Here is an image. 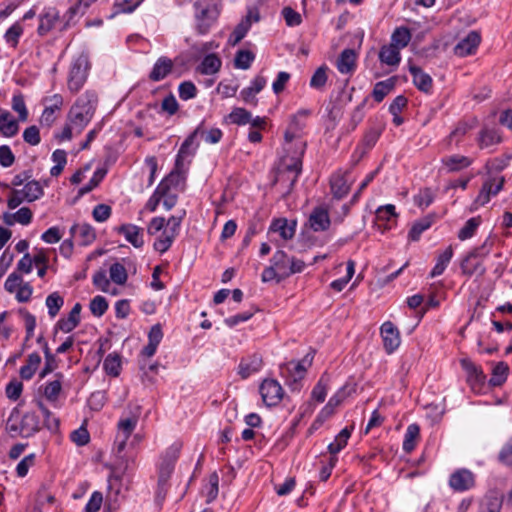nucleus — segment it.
<instances>
[{
	"label": "nucleus",
	"mask_w": 512,
	"mask_h": 512,
	"mask_svg": "<svg viewBox=\"0 0 512 512\" xmlns=\"http://www.w3.org/2000/svg\"><path fill=\"white\" fill-rule=\"evenodd\" d=\"M453 248L452 246H448L442 253H440L437 257L436 264L430 272V277L434 278L443 274L448 264L450 263L453 257Z\"/></svg>",
	"instance_id": "30"
},
{
	"label": "nucleus",
	"mask_w": 512,
	"mask_h": 512,
	"mask_svg": "<svg viewBox=\"0 0 512 512\" xmlns=\"http://www.w3.org/2000/svg\"><path fill=\"white\" fill-rule=\"evenodd\" d=\"M296 230V222H288L285 218L273 220L270 225L269 231L279 233L284 240H290L294 237Z\"/></svg>",
	"instance_id": "23"
},
{
	"label": "nucleus",
	"mask_w": 512,
	"mask_h": 512,
	"mask_svg": "<svg viewBox=\"0 0 512 512\" xmlns=\"http://www.w3.org/2000/svg\"><path fill=\"white\" fill-rule=\"evenodd\" d=\"M326 67H319L311 77L310 86L315 89H321L327 82Z\"/></svg>",
	"instance_id": "60"
},
{
	"label": "nucleus",
	"mask_w": 512,
	"mask_h": 512,
	"mask_svg": "<svg viewBox=\"0 0 512 512\" xmlns=\"http://www.w3.org/2000/svg\"><path fill=\"white\" fill-rule=\"evenodd\" d=\"M431 224H432V221L428 217L415 222L409 231L410 239L413 241H417L420 238L421 234L425 230L430 228Z\"/></svg>",
	"instance_id": "50"
},
{
	"label": "nucleus",
	"mask_w": 512,
	"mask_h": 512,
	"mask_svg": "<svg viewBox=\"0 0 512 512\" xmlns=\"http://www.w3.org/2000/svg\"><path fill=\"white\" fill-rule=\"evenodd\" d=\"M409 72L413 77L414 85L422 92L429 93L432 89L433 80L420 67L409 64Z\"/></svg>",
	"instance_id": "20"
},
{
	"label": "nucleus",
	"mask_w": 512,
	"mask_h": 512,
	"mask_svg": "<svg viewBox=\"0 0 512 512\" xmlns=\"http://www.w3.org/2000/svg\"><path fill=\"white\" fill-rule=\"evenodd\" d=\"M97 101L98 97L94 91H86L71 107L68 121L74 126L77 134L91 121Z\"/></svg>",
	"instance_id": "1"
},
{
	"label": "nucleus",
	"mask_w": 512,
	"mask_h": 512,
	"mask_svg": "<svg viewBox=\"0 0 512 512\" xmlns=\"http://www.w3.org/2000/svg\"><path fill=\"white\" fill-rule=\"evenodd\" d=\"M461 366L468 375L470 383L480 384L484 382L485 376L482 370L468 359L461 360Z\"/></svg>",
	"instance_id": "38"
},
{
	"label": "nucleus",
	"mask_w": 512,
	"mask_h": 512,
	"mask_svg": "<svg viewBox=\"0 0 512 512\" xmlns=\"http://www.w3.org/2000/svg\"><path fill=\"white\" fill-rule=\"evenodd\" d=\"M313 357V354L307 353L301 361H290L280 366V374L292 390L300 389V382L306 375L307 367L311 366Z\"/></svg>",
	"instance_id": "5"
},
{
	"label": "nucleus",
	"mask_w": 512,
	"mask_h": 512,
	"mask_svg": "<svg viewBox=\"0 0 512 512\" xmlns=\"http://www.w3.org/2000/svg\"><path fill=\"white\" fill-rule=\"evenodd\" d=\"M221 59L214 53L204 57L197 70L203 75L216 74L221 68Z\"/></svg>",
	"instance_id": "28"
},
{
	"label": "nucleus",
	"mask_w": 512,
	"mask_h": 512,
	"mask_svg": "<svg viewBox=\"0 0 512 512\" xmlns=\"http://www.w3.org/2000/svg\"><path fill=\"white\" fill-rule=\"evenodd\" d=\"M330 184L332 194L337 199L345 197L350 190V185L342 174L333 175L330 180Z\"/></svg>",
	"instance_id": "33"
},
{
	"label": "nucleus",
	"mask_w": 512,
	"mask_h": 512,
	"mask_svg": "<svg viewBox=\"0 0 512 512\" xmlns=\"http://www.w3.org/2000/svg\"><path fill=\"white\" fill-rule=\"evenodd\" d=\"M141 3V0H115L114 7L116 9V13L130 14L134 12Z\"/></svg>",
	"instance_id": "54"
},
{
	"label": "nucleus",
	"mask_w": 512,
	"mask_h": 512,
	"mask_svg": "<svg viewBox=\"0 0 512 512\" xmlns=\"http://www.w3.org/2000/svg\"><path fill=\"white\" fill-rule=\"evenodd\" d=\"M503 505V496L492 491L485 496L484 502L480 508V512H501Z\"/></svg>",
	"instance_id": "31"
},
{
	"label": "nucleus",
	"mask_w": 512,
	"mask_h": 512,
	"mask_svg": "<svg viewBox=\"0 0 512 512\" xmlns=\"http://www.w3.org/2000/svg\"><path fill=\"white\" fill-rule=\"evenodd\" d=\"M508 366L504 362H499L493 368V376L490 379L491 384L500 385L502 384L507 376Z\"/></svg>",
	"instance_id": "59"
},
{
	"label": "nucleus",
	"mask_w": 512,
	"mask_h": 512,
	"mask_svg": "<svg viewBox=\"0 0 512 512\" xmlns=\"http://www.w3.org/2000/svg\"><path fill=\"white\" fill-rule=\"evenodd\" d=\"M173 67L174 63L170 58L161 56L153 65V68L149 74V79L154 82L161 81L172 72Z\"/></svg>",
	"instance_id": "19"
},
{
	"label": "nucleus",
	"mask_w": 512,
	"mask_h": 512,
	"mask_svg": "<svg viewBox=\"0 0 512 512\" xmlns=\"http://www.w3.org/2000/svg\"><path fill=\"white\" fill-rule=\"evenodd\" d=\"M103 368L108 375L117 377L121 371V359L116 353H110L104 360Z\"/></svg>",
	"instance_id": "45"
},
{
	"label": "nucleus",
	"mask_w": 512,
	"mask_h": 512,
	"mask_svg": "<svg viewBox=\"0 0 512 512\" xmlns=\"http://www.w3.org/2000/svg\"><path fill=\"white\" fill-rule=\"evenodd\" d=\"M411 40V33L407 27H397L391 35V42L393 46L398 49L405 48Z\"/></svg>",
	"instance_id": "42"
},
{
	"label": "nucleus",
	"mask_w": 512,
	"mask_h": 512,
	"mask_svg": "<svg viewBox=\"0 0 512 512\" xmlns=\"http://www.w3.org/2000/svg\"><path fill=\"white\" fill-rule=\"evenodd\" d=\"M21 192H23L24 198H26L27 202L36 201L44 195V190L40 182L31 179L25 183Z\"/></svg>",
	"instance_id": "35"
},
{
	"label": "nucleus",
	"mask_w": 512,
	"mask_h": 512,
	"mask_svg": "<svg viewBox=\"0 0 512 512\" xmlns=\"http://www.w3.org/2000/svg\"><path fill=\"white\" fill-rule=\"evenodd\" d=\"M330 224L329 212L325 207L317 206L312 210L308 219V225L313 231H326Z\"/></svg>",
	"instance_id": "16"
},
{
	"label": "nucleus",
	"mask_w": 512,
	"mask_h": 512,
	"mask_svg": "<svg viewBox=\"0 0 512 512\" xmlns=\"http://www.w3.org/2000/svg\"><path fill=\"white\" fill-rule=\"evenodd\" d=\"M493 244L494 241L488 237L480 246L473 248L461 261L462 273L469 276L477 272L483 274L482 261L490 254Z\"/></svg>",
	"instance_id": "4"
},
{
	"label": "nucleus",
	"mask_w": 512,
	"mask_h": 512,
	"mask_svg": "<svg viewBox=\"0 0 512 512\" xmlns=\"http://www.w3.org/2000/svg\"><path fill=\"white\" fill-rule=\"evenodd\" d=\"M177 236L178 235L165 227L161 234L155 239L153 244L154 249L161 254L165 253L172 246Z\"/></svg>",
	"instance_id": "34"
},
{
	"label": "nucleus",
	"mask_w": 512,
	"mask_h": 512,
	"mask_svg": "<svg viewBox=\"0 0 512 512\" xmlns=\"http://www.w3.org/2000/svg\"><path fill=\"white\" fill-rule=\"evenodd\" d=\"M282 16L285 19L287 26L295 27L301 24V15L291 7H284L282 9Z\"/></svg>",
	"instance_id": "61"
},
{
	"label": "nucleus",
	"mask_w": 512,
	"mask_h": 512,
	"mask_svg": "<svg viewBox=\"0 0 512 512\" xmlns=\"http://www.w3.org/2000/svg\"><path fill=\"white\" fill-rule=\"evenodd\" d=\"M193 7L196 31L201 35L207 34L219 17V2L217 0H197Z\"/></svg>",
	"instance_id": "3"
},
{
	"label": "nucleus",
	"mask_w": 512,
	"mask_h": 512,
	"mask_svg": "<svg viewBox=\"0 0 512 512\" xmlns=\"http://www.w3.org/2000/svg\"><path fill=\"white\" fill-rule=\"evenodd\" d=\"M109 274L110 280L118 285L125 284L128 278V274L125 267L118 262L110 266Z\"/></svg>",
	"instance_id": "49"
},
{
	"label": "nucleus",
	"mask_w": 512,
	"mask_h": 512,
	"mask_svg": "<svg viewBox=\"0 0 512 512\" xmlns=\"http://www.w3.org/2000/svg\"><path fill=\"white\" fill-rule=\"evenodd\" d=\"M419 432V427L416 424H410L407 427L403 441L404 451L409 453L415 448L416 440L419 437Z\"/></svg>",
	"instance_id": "46"
},
{
	"label": "nucleus",
	"mask_w": 512,
	"mask_h": 512,
	"mask_svg": "<svg viewBox=\"0 0 512 512\" xmlns=\"http://www.w3.org/2000/svg\"><path fill=\"white\" fill-rule=\"evenodd\" d=\"M70 234L81 246L90 245L96 239L95 229L88 223L74 224L70 228Z\"/></svg>",
	"instance_id": "18"
},
{
	"label": "nucleus",
	"mask_w": 512,
	"mask_h": 512,
	"mask_svg": "<svg viewBox=\"0 0 512 512\" xmlns=\"http://www.w3.org/2000/svg\"><path fill=\"white\" fill-rule=\"evenodd\" d=\"M59 17V11L55 7L44 8L39 15V26L37 28V33L40 36L46 35L55 27V24L59 21Z\"/></svg>",
	"instance_id": "17"
},
{
	"label": "nucleus",
	"mask_w": 512,
	"mask_h": 512,
	"mask_svg": "<svg viewBox=\"0 0 512 512\" xmlns=\"http://www.w3.org/2000/svg\"><path fill=\"white\" fill-rule=\"evenodd\" d=\"M41 363V357L38 353L34 352L28 356L27 364L20 368V376L24 380H29L33 377L36 370Z\"/></svg>",
	"instance_id": "37"
},
{
	"label": "nucleus",
	"mask_w": 512,
	"mask_h": 512,
	"mask_svg": "<svg viewBox=\"0 0 512 512\" xmlns=\"http://www.w3.org/2000/svg\"><path fill=\"white\" fill-rule=\"evenodd\" d=\"M501 142V137L497 130L491 128H483L478 137L480 148H487Z\"/></svg>",
	"instance_id": "40"
},
{
	"label": "nucleus",
	"mask_w": 512,
	"mask_h": 512,
	"mask_svg": "<svg viewBox=\"0 0 512 512\" xmlns=\"http://www.w3.org/2000/svg\"><path fill=\"white\" fill-rule=\"evenodd\" d=\"M178 94L182 100L187 101L196 97L197 88L193 82L184 81L178 87Z\"/></svg>",
	"instance_id": "56"
},
{
	"label": "nucleus",
	"mask_w": 512,
	"mask_h": 512,
	"mask_svg": "<svg viewBox=\"0 0 512 512\" xmlns=\"http://www.w3.org/2000/svg\"><path fill=\"white\" fill-rule=\"evenodd\" d=\"M448 483L453 491L464 492L474 487L475 476L468 469H457L450 475Z\"/></svg>",
	"instance_id": "10"
},
{
	"label": "nucleus",
	"mask_w": 512,
	"mask_h": 512,
	"mask_svg": "<svg viewBox=\"0 0 512 512\" xmlns=\"http://www.w3.org/2000/svg\"><path fill=\"white\" fill-rule=\"evenodd\" d=\"M138 423V416L121 418L117 424L118 433L115 440V449L120 457L126 447L127 440L135 430Z\"/></svg>",
	"instance_id": "9"
},
{
	"label": "nucleus",
	"mask_w": 512,
	"mask_h": 512,
	"mask_svg": "<svg viewBox=\"0 0 512 512\" xmlns=\"http://www.w3.org/2000/svg\"><path fill=\"white\" fill-rule=\"evenodd\" d=\"M89 307L94 316L101 317L108 309V302L103 296H95Z\"/></svg>",
	"instance_id": "55"
},
{
	"label": "nucleus",
	"mask_w": 512,
	"mask_h": 512,
	"mask_svg": "<svg viewBox=\"0 0 512 512\" xmlns=\"http://www.w3.org/2000/svg\"><path fill=\"white\" fill-rule=\"evenodd\" d=\"M12 109L18 113L20 121H26L28 118V111L22 94H15L12 97Z\"/></svg>",
	"instance_id": "51"
},
{
	"label": "nucleus",
	"mask_w": 512,
	"mask_h": 512,
	"mask_svg": "<svg viewBox=\"0 0 512 512\" xmlns=\"http://www.w3.org/2000/svg\"><path fill=\"white\" fill-rule=\"evenodd\" d=\"M375 215H376L377 221H385V222H390L391 220H394L397 216V214L395 212V206L392 204L380 206L376 210Z\"/></svg>",
	"instance_id": "58"
},
{
	"label": "nucleus",
	"mask_w": 512,
	"mask_h": 512,
	"mask_svg": "<svg viewBox=\"0 0 512 512\" xmlns=\"http://www.w3.org/2000/svg\"><path fill=\"white\" fill-rule=\"evenodd\" d=\"M80 312L81 305L80 303H76L69 312L68 317L59 319L55 328L61 330L64 333L71 332L78 326L80 322Z\"/></svg>",
	"instance_id": "22"
},
{
	"label": "nucleus",
	"mask_w": 512,
	"mask_h": 512,
	"mask_svg": "<svg viewBox=\"0 0 512 512\" xmlns=\"http://www.w3.org/2000/svg\"><path fill=\"white\" fill-rule=\"evenodd\" d=\"M480 224L481 218L479 216L470 218L469 220L466 221L465 225L459 230L458 238L461 241H465L467 239L472 238L475 235Z\"/></svg>",
	"instance_id": "44"
},
{
	"label": "nucleus",
	"mask_w": 512,
	"mask_h": 512,
	"mask_svg": "<svg viewBox=\"0 0 512 512\" xmlns=\"http://www.w3.org/2000/svg\"><path fill=\"white\" fill-rule=\"evenodd\" d=\"M263 403L268 407L276 406L283 398L284 390L275 379H265L259 387Z\"/></svg>",
	"instance_id": "8"
},
{
	"label": "nucleus",
	"mask_w": 512,
	"mask_h": 512,
	"mask_svg": "<svg viewBox=\"0 0 512 512\" xmlns=\"http://www.w3.org/2000/svg\"><path fill=\"white\" fill-rule=\"evenodd\" d=\"M229 119L233 124L246 125L251 121V113L244 108H234Z\"/></svg>",
	"instance_id": "53"
},
{
	"label": "nucleus",
	"mask_w": 512,
	"mask_h": 512,
	"mask_svg": "<svg viewBox=\"0 0 512 512\" xmlns=\"http://www.w3.org/2000/svg\"><path fill=\"white\" fill-rule=\"evenodd\" d=\"M19 125L18 122L12 117V115L2 110L0 112V132L5 137H13L18 133Z\"/></svg>",
	"instance_id": "26"
},
{
	"label": "nucleus",
	"mask_w": 512,
	"mask_h": 512,
	"mask_svg": "<svg viewBox=\"0 0 512 512\" xmlns=\"http://www.w3.org/2000/svg\"><path fill=\"white\" fill-rule=\"evenodd\" d=\"M395 86V79L389 78L375 84L372 95L375 101L381 102L385 96L390 93Z\"/></svg>",
	"instance_id": "43"
},
{
	"label": "nucleus",
	"mask_w": 512,
	"mask_h": 512,
	"mask_svg": "<svg viewBox=\"0 0 512 512\" xmlns=\"http://www.w3.org/2000/svg\"><path fill=\"white\" fill-rule=\"evenodd\" d=\"M180 447L178 445H172L169 447L162 457L160 466H159V475L158 481L159 486H167L168 480L170 479L175 463L179 457Z\"/></svg>",
	"instance_id": "7"
},
{
	"label": "nucleus",
	"mask_w": 512,
	"mask_h": 512,
	"mask_svg": "<svg viewBox=\"0 0 512 512\" xmlns=\"http://www.w3.org/2000/svg\"><path fill=\"white\" fill-rule=\"evenodd\" d=\"M379 60L389 66H398L401 60L400 49L390 43L382 46L379 51Z\"/></svg>",
	"instance_id": "27"
},
{
	"label": "nucleus",
	"mask_w": 512,
	"mask_h": 512,
	"mask_svg": "<svg viewBox=\"0 0 512 512\" xmlns=\"http://www.w3.org/2000/svg\"><path fill=\"white\" fill-rule=\"evenodd\" d=\"M88 57L80 55L71 63L68 75V89L77 93L85 84L89 71Z\"/></svg>",
	"instance_id": "6"
},
{
	"label": "nucleus",
	"mask_w": 512,
	"mask_h": 512,
	"mask_svg": "<svg viewBox=\"0 0 512 512\" xmlns=\"http://www.w3.org/2000/svg\"><path fill=\"white\" fill-rule=\"evenodd\" d=\"M45 304L48 308L49 316L54 318L62 308L64 299L58 292H53L47 296Z\"/></svg>",
	"instance_id": "47"
},
{
	"label": "nucleus",
	"mask_w": 512,
	"mask_h": 512,
	"mask_svg": "<svg viewBox=\"0 0 512 512\" xmlns=\"http://www.w3.org/2000/svg\"><path fill=\"white\" fill-rule=\"evenodd\" d=\"M351 431L352 430L347 427L342 429L336 435L334 441L328 445V451L332 455V457H335V455L339 453L347 445L348 439L351 436Z\"/></svg>",
	"instance_id": "39"
},
{
	"label": "nucleus",
	"mask_w": 512,
	"mask_h": 512,
	"mask_svg": "<svg viewBox=\"0 0 512 512\" xmlns=\"http://www.w3.org/2000/svg\"><path fill=\"white\" fill-rule=\"evenodd\" d=\"M262 365V357L258 354H253L241 360L239 364V374L244 379L248 378L250 375L260 371Z\"/></svg>",
	"instance_id": "24"
},
{
	"label": "nucleus",
	"mask_w": 512,
	"mask_h": 512,
	"mask_svg": "<svg viewBox=\"0 0 512 512\" xmlns=\"http://www.w3.org/2000/svg\"><path fill=\"white\" fill-rule=\"evenodd\" d=\"M380 331L386 352L388 354L393 353L401 342L398 329L392 322L386 321L382 324Z\"/></svg>",
	"instance_id": "12"
},
{
	"label": "nucleus",
	"mask_w": 512,
	"mask_h": 512,
	"mask_svg": "<svg viewBox=\"0 0 512 512\" xmlns=\"http://www.w3.org/2000/svg\"><path fill=\"white\" fill-rule=\"evenodd\" d=\"M6 429L10 433L28 438L40 429L39 417L35 412H26L21 415L18 408H14L7 419Z\"/></svg>",
	"instance_id": "2"
},
{
	"label": "nucleus",
	"mask_w": 512,
	"mask_h": 512,
	"mask_svg": "<svg viewBox=\"0 0 512 512\" xmlns=\"http://www.w3.org/2000/svg\"><path fill=\"white\" fill-rule=\"evenodd\" d=\"M22 33L23 27L20 23L16 22L6 31L4 38L11 47L15 48Z\"/></svg>",
	"instance_id": "52"
},
{
	"label": "nucleus",
	"mask_w": 512,
	"mask_h": 512,
	"mask_svg": "<svg viewBox=\"0 0 512 512\" xmlns=\"http://www.w3.org/2000/svg\"><path fill=\"white\" fill-rule=\"evenodd\" d=\"M62 390V383L59 379L50 381L44 388V395L49 401H56Z\"/></svg>",
	"instance_id": "57"
},
{
	"label": "nucleus",
	"mask_w": 512,
	"mask_h": 512,
	"mask_svg": "<svg viewBox=\"0 0 512 512\" xmlns=\"http://www.w3.org/2000/svg\"><path fill=\"white\" fill-rule=\"evenodd\" d=\"M481 41L480 33L470 31L466 37L460 40L454 47V52L460 57H465L475 53Z\"/></svg>",
	"instance_id": "14"
},
{
	"label": "nucleus",
	"mask_w": 512,
	"mask_h": 512,
	"mask_svg": "<svg viewBox=\"0 0 512 512\" xmlns=\"http://www.w3.org/2000/svg\"><path fill=\"white\" fill-rule=\"evenodd\" d=\"M442 163L447 167L448 171H459L471 165L472 161L462 155H451L442 159Z\"/></svg>",
	"instance_id": "36"
},
{
	"label": "nucleus",
	"mask_w": 512,
	"mask_h": 512,
	"mask_svg": "<svg viewBox=\"0 0 512 512\" xmlns=\"http://www.w3.org/2000/svg\"><path fill=\"white\" fill-rule=\"evenodd\" d=\"M252 20L257 22L259 20L258 14L252 15L249 13L244 19L238 23L229 37V43L233 46L238 44L247 34L251 28Z\"/></svg>",
	"instance_id": "21"
},
{
	"label": "nucleus",
	"mask_w": 512,
	"mask_h": 512,
	"mask_svg": "<svg viewBox=\"0 0 512 512\" xmlns=\"http://www.w3.org/2000/svg\"><path fill=\"white\" fill-rule=\"evenodd\" d=\"M255 59L253 52L249 50H239L234 59V66L238 69L247 70Z\"/></svg>",
	"instance_id": "48"
},
{
	"label": "nucleus",
	"mask_w": 512,
	"mask_h": 512,
	"mask_svg": "<svg viewBox=\"0 0 512 512\" xmlns=\"http://www.w3.org/2000/svg\"><path fill=\"white\" fill-rule=\"evenodd\" d=\"M49 101L52 102V104L44 109L41 116V122L45 123L47 126H50L54 122V113L63 105V98L61 95L55 94L49 99Z\"/></svg>",
	"instance_id": "32"
},
{
	"label": "nucleus",
	"mask_w": 512,
	"mask_h": 512,
	"mask_svg": "<svg viewBox=\"0 0 512 512\" xmlns=\"http://www.w3.org/2000/svg\"><path fill=\"white\" fill-rule=\"evenodd\" d=\"M23 139L29 145H38L41 141L39 128L35 125L27 127L23 132Z\"/></svg>",
	"instance_id": "62"
},
{
	"label": "nucleus",
	"mask_w": 512,
	"mask_h": 512,
	"mask_svg": "<svg viewBox=\"0 0 512 512\" xmlns=\"http://www.w3.org/2000/svg\"><path fill=\"white\" fill-rule=\"evenodd\" d=\"M504 182V177H499L498 179L489 178L485 180L475 202L482 206L487 204L490 201L491 196L497 195L502 190Z\"/></svg>",
	"instance_id": "11"
},
{
	"label": "nucleus",
	"mask_w": 512,
	"mask_h": 512,
	"mask_svg": "<svg viewBox=\"0 0 512 512\" xmlns=\"http://www.w3.org/2000/svg\"><path fill=\"white\" fill-rule=\"evenodd\" d=\"M302 171V161L299 158H295L292 160V163L287 164L283 172H281L280 177L286 178L290 181V187L292 188L296 183L298 176Z\"/></svg>",
	"instance_id": "41"
},
{
	"label": "nucleus",
	"mask_w": 512,
	"mask_h": 512,
	"mask_svg": "<svg viewBox=\"0 0 512 512\" xmlns=\"http://www.w3.org/2000/svg\"><path fill=\"white\" fill-rule=\"evenodd\" d=\"M115 231L125 237V239L135 248L144 246L143 229L134 224H123L115 228Z\"/></svg>",
	"instance_id": "15"
},
{
	"label": "nucleus",
	"mask_w": 512,
	"mask_h": 512,
	"mask_svg": "<svg viewBox=\"0 0 512 512\" xmlns=\"http://www.w3.org/2000/svg\"><path fill=\"white\" fill-rule=\"evenodd\" d=\"M200 132L201 126H198L182 143L175 160L178 167L186 165L185 160L187 158H191L195 154V151L198 147V144L195 143V140Z\"/></svg>",
	"instance_id": "13"
},
{
	"label": "nucleus",
	"mask_w": 512,
	"mask_h": 512,
	"mask_svg": "<svg viewBox=\"0 0 512 512\" xmlns=\"http://www.w3.org/2000/svg\"><path fill=\"white\" fill-rule=\"evenodd\" d=\"M103 502V496L101 492L95 491L92 493L90 499L84 507V512H98Z\"/></svg>",
	"instance_id": "64"
},
{
	"label": "nucleus",
	"mask_w": 512,
	"mask_h": 512,
	"mask_svg": "<svg viewBox=\"0 0 512 512\" xmlns=\"http://www.w3.org/2000/svg\"><path fill=\"white\" fill-rule=\"evenodd\" d=\"M270 261L279 270L280 277H283L284 279L290 277L289 264L291 262V257L285 251L277 250Z\"/></svg>",
	"instance_id": "29"
},
{
	"label": "nucleus",
	"mask_w": 512,
	"mask_h": 512,
	"mask_svg": "<svg viewBox=\"0 0 512 512\" xmlns=\"http://www.w3.org/2000/svg\"><path fill=\"white\" fill-rule=\"evenodd\" d=\"M356 53L353 49H344L337 59V69L342 74H348L355 69Z\"/></svg>",
	"instance_id": "25"
},
{
	"label": "nucleus",
	"mask_w": 512,
	"mask_h": 512,
	"mask_svg": "<svg viewBox=\"0 0 512 512\" xmlns=\"http://www.w3.org/2000/svg\"><path fill=\"white\" fill-rule=\"evenodd\" d=\"M70 438L77 446H84L90 441L89 432L84 426L74 430L71 433Z\"/></svg>",
	"instance_id": "63"
}]
</instances>
